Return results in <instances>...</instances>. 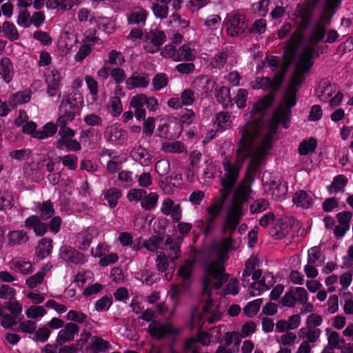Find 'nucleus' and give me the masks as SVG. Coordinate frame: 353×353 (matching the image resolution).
I'll return each mask as SVG.
<instances>
[{"label": "nucleus", "instance_id": "obj_1", "mask_svg": "<svg viewBox=\"0 0 353 353\" xmlns=\"http://www.w3.org/2000/svg\"><path fill=\"white\" fill-rule=\"evenodd\" d=\"M296 103V92L288 89L285 94L283 103L273 113L266 137L257 145H253V144L259 136L258 124L249 123L243 127L236 152L238 154L245 153V157H250L247 168L249 172L254 174L258 170L266 152L271 148L272 139L276 132L278 125L281 123L284 128H288L291 108Z\"/></svg>", "mask_w": 353, "mask_h": 353}, {"label": "nucleus", "instance_id": "obj_2", "mask_svg": "<svg viewBox=\"0 0 353 353\" xmlns=\"http://www.w3.org/2000/svg\"><path fill=\"white\" fill-rule=\"evenodd\" d=\"M250 187L244 183L236 188L233 199L227 209V214L222 226V233L229 236L222 240L221 245L210 250L207 261L223 263L228 259V252L234 250L232 234L243 216V205L248 201Z\"/></svg>", "mask_w": 353, "mask_h": 353}, {"label": "nucleus", "instance_id": "obj_3", "mask_svg": "<svg viewBox=\"0 0 353 353\" xmlns=\"http://www.w3.org/2000/svg\"><path fill=\"white\" fill-rule=\"evenodd\" d=\"M303 39L301 32L294 33L285 50V54L288 57V63L282 65L280 70L275 73L273 80L270 77H258L251 83V87L254 90L271 88L272 90L263 97L256 105L259 110L268 108L273 103L276 91H278L283 82L285 74L288 70L289 64L293 61L296 53L299 43Z\"/></svg>", "mask_w": 353, "mask_h": 353}, {"label": "nucleus", "instance_id": "obj_4", "mask_svg": "<svg viewBox=\"0 0 353 353\" xmlns=\"http://www.w3.org/2000/svg\"><path fill=\"white\" fill-rule=\"evenodd\" d=\"M223 165L226 173L221 179L223 189L220 190L221 196L207 208L208 216H219L223 210V204L228 195L232 192L239 176V169L233 165L228 158L224 159Z\"/></svg>", "mask_w": 353, "mask_h": 353}, {"label": "nucleus", "instance_id": "obj_5", "mask_svg": "<svg viewBox=\"0 0 353 353\" xmlns=\"http://www.w3.org/2000/svg\"><path fill=\"white\" fill-rule=\"evenodd\" d=\"M205 274L203 279V296L212 293V286L215 290L220 289L228 280L229 274L224 273L223 263L206 261Z\"/></svg>", "mask_w": 353, "mask_h": 353}, {"label": "nucleus", "instance_id": "obj_6", "mask_svg": "<svg viewBox=\"0 0 353 353\" xmlns=\"http://www.w3.org/2000/svg\"><path fill=\"white\" fill-rule=\"evenodd\" d=\"M205 274L203 279V296L212 293V286L215 290L220 289L228 280L229 274L224 273L223 263L206 261Z\"/></svg>", "mask_w": 353, "mask_h": 353}, {"label": "nucleus", "instance_id": "obj_7", "mask_svg": "<svg viewBox=\"0 0 353 353\" xmlns=\"http://www.w3.org/2000/svg\"><path fill=\"white\" fill-rule=\"evenodd\" d=\"M314 53L313 47L307 46L304 48L296 64V70L290 79L288 89L296 92V88L300 87L305 80L304 74L308 72L313 65Z\"/></svg>", "mask_w": 353, "mask_h": 353}, {"label": "nucleus", "instance_id": "obj_8", "mask_svg": "<svg viewBox=\"0 0 353 353\" xmlns=\"http://www.w3.org/2000/svg\"><path fill=\"white\" fill-rule=\"evenodd\" d=\"M78 100L79 102H83V98L79 94L72 92L67 97H64L61 101L59 111L63 114H69L70 119H74V116L79 112L80 108L77 104Z\"/></svg>", "mask_w": 353, "mask_h": 353}, {"label": "nucleus", "instance_id": "obj_9", "mask_svg": "<svg viewBox=\"0 0 353 353\" xmlns=\"http://www.w3.org/2000/svg\"><path fill=\"white\" fill-rule=\"evenodd\" d=\"M228 34L234 37L244 32L247 28L245 17L243 14H236L228 17L225 22Z\"/></svg>", "mask_w": 353, "mask_h": 353}, {"label": "nucleus", "instance_id": "obj_10", "mask_svg": "<svg viewBox=\"0 0 353 353\" xmlns=\"http://www.w3.org/2000/svg\"><path fill=\"white\" fill-rule=\"evenodd\" d=\"M149 334L157 340L176 333V329L170 324H162L158 321H152L148 325Z\"/></svg>", "mask_w": 353, "mask_h": 353}, {"label": "nucleus", "instance_id": "obj_11", "mask_svg": "<svg viewBox=\"0 0 353 353\" xmlns=\"http://www.w3.org/2000/svg\"><path fill=\"white\" fill-rule=\"evenodd\" d=\"M79 331V327L73 323H66L63 328L61 329L57 335V343L59 345H62L63 343L72 341L74 340V335Z\"/></svg>", "mask_w": 353, "mask_h": 353}, {"label": "nucleus", "instance_id": "obj_12", "mask_svg": "<svg viewBox=\"0 0 353 353\" xmlns=\"http://www.w3.org/2000/svg\"><path fill=\"white\" fill-rule=\"evenodd\" d=\"M61 77L57 70H52L46 76V82L47 84L46 92L50 97H54L59 90Z\"/></svg>", "mask_w": 353, "mask_h": 353}, {"label": "nucleus", "instance_id": "obj_13", "mask_svg": "<svg viewBox=\"0 0 353 353\" xmlns=\"http://www.w3.org/2000/svg\"><path fill=\"white\" fill-rule=\"evenodd\" d=\"M60 256L63 260L74 264L82 263L85 259V256L83 253L66 245L61 248Z\"/></svg>", "mask_w": 353, "mask_h": 353}, {"label": "nucleus", "instance_id": "obj_14", "mask_svg": "<svg viewBox=\"0 0 353 353\" xmlns=\"http://www.w3.org/2000/svg\"><path fill=\"white\" fill-rule=\"evenodd\" d=\"M161 212L165 215L170 214L174 222H179L181 218V208L179 204L174 205V201L166 198L162 203Z\"/></svg>", "mask_w": 353, "mask_h": 353}, {"label": "nucleus", "instance_id": "obj_15", "mask_svg": "<svg viewBox=\"0 0 353 353\" xmlns=\"http://www.w3.org/2000/svg\"><path fill=\"white\" fill-rule=\"evenodd\" d=\"M104 137L108 141L116 142L127 138V132L119 125L114 124L108 126L104 132Z\"/></svg>", "mask_w": 353, "mask_h": 353}, {"label": "nucleus", "instance_id": "obj_16", "mask_svg": "<svg viewBox=\"0 0 353 353\" xmlns=\"http://www.w3.org/2000/svg\"><path fill=\"white\" fill-rule=\"evenodd\" d=\"M145 94H138L134 96L130 102V107L134 109V116L137 120L145 119L146 112L143 108Z\"/></svg>", "mask_w": 353, "mask_h": 353}, {"label": "nucleus", "instance_id": "obj_17", "mask_svg": "<svg viewBox=\"0 0 353 353\" xmlns=\"http://www.w3.org/2000/svg\"><path fill=\"white\" fill-rule=\"evenodd\" d=\"M126 17L130 24L144 25L148 17V12L141 7H137L128 12Z\"/></svg>", "mask_w": 353, "mask_h": 353}, {"label": "nucleus", "instance_id": "obj_18", "mask_svg": "<svg viewBox=\"0 0 353 353\" xmlns=\"http://www.w3.org/2000/svg\"><path fill=\"white\" fill-rule=\"evenodd\" d=\"M274 283L273 276L270 274L265 275L261 280L252 283L250 294L251 296H254L256 294L255 291L261 292L263 290H269L273 286Z\"/></svg>", "mask_w": 353, "mask_h": 353}, {"label": "nucleus", "instance_id": "obj_19", "mask_svg": "<svg viewBox=\"0 0 353 353\" xmlns=\"http://www.w3.org/2000/svg\"><path fill=\"white\" fill-rule=\"evenodd\" d=\"M25 225L26 228H32L37 236L43 235L48 230V225L41 222V219L39 216H30L28 217L25 221Z\"/></svg>", "mask_w": 353, "mask_h": 353}, {"label": "nucleus", "instance_id": "obj_20", "mask_svg": "<svg viewBox=\"0 0 353 353\" xmlns=\"http://www.w3.org/2000/svg\"><path fill=\"white\" fill-rule=\"evenodd\" d=\"M149 41L154 46L160 48L166 41V36L165 33L158 29L150 30L146 32L144 34V41Z\"/></svg>", "mask_w": 353, "mask_h": 353}, {"label": "nucleus", "instance_id": "obj_21", "mask_svg": "<svg viewBox=\"0 0 353 353\" xmlns=\"http://www.w3.org/2000/svg\"><path fill=\"white\" fill-rule=\"evenodd\" d=\"M290 230L291 226L289 220H280L276 222L270 234L274 239H281L284 238Z\"/></svg>", "mask_w": 353, "mask_h": 353}, {"label": "nucleus", "instance_id": "obj_22", "mask_svg": "<svg viewBox=\"0 0 353 353\" xmlns=\"http://www.w3.org/2000/svg\"><path fill=\"white\" fill-rule=\"evenodd\" d=\"M0 75L6 82L10 83L14 75V69L11 60L8 57H3L0 61Z\"/></svg>", "mask_w": 353, "mask_h": 353}, {"label": "nucleus", "instance_id": "obj_23", "mask_svg": "<svg viewBox=\"0 0 353 353\" xmlns=\"http://www.w3.org/2000/svg\"><path fill=\"white\" fill-rule=\"evenodd\" d=\"M293 202L299 207H301L304 209H308L313 205V199L308 194V193L304 190H299L295 192Z\"/></svg>", "mask_w": 353, "mask_h": 353}, {"label": "nucleus", "instance_id": "obj_24", "mask_svg": "<svg viewBox=\"0 0 353 353\" xmlns=\"http://www.w3.org/2000/svg\"><path fill=\"white\" fill-rule=\"evenodd\" d=\"M52 249V241L48 239H42L39 245L35 248V254L41 259H44L46 256L51 254Z\"/></svg>", "mask_w": 353, "mask_h": 353}, {"label": "nucleus", "instance_id": "obj_25", "mask_svg": "<svg viewBox=\"0 0 353 353\" xmlns=\"http://www.w3.org/2000/svg\"><path fill=\"white\" fill-rule=\"evenodd\" d=\"M54 145L59 150H63L65 148L68 151L77 152L81 149L80 143L72 138L68 139H59Z\"/></svg>", "mask_w": 353, "mask_h": 353}, {"label": "nucleus", "instance_id": "obj_26", "mask_svg": "<svg viewBox=\"0 0 353 353\" xmlns=\"http://www.w3.org/2000/svg\"><path fill=\"white\" fill-rule=\"evenodd\" d=\"M150 82L149 79L144 76L132 75L125 80L126 88L132 90L136 88H145Z\"/></svg>", "mask_w": 353, "mask_h": 353}, {"label": "nucleus", "instance_id": "obj_27", "mask_svg": "<svg viewBox=\"0 0 353 353\" xmlns=\"http://www.w3.org/2000/svg\"><path fill=\"white\" fill-rule=\"evenodd\" d=\"M196 57L194 50L188 45H183L176 49L175 61H193Z\"/></svg>", "mask_w": 353, "mask_h": 353}, {"label": "nucleus", "instance_id": "obj_28", "mask_svg": "<svg viewBox=\"0 0 353 353\" xmlns=\"http://www.w3.org/2000/svg\"><path fill=\"white\" fill-rule=\"evenodd\" d=\"M216 98L219 103H221L224 108L232 106V101L230 96V88L222 86L216 91Z\"/></svg>", "mask_w": 353, "mask_h": 353}, {"label": "nucleus", "instance_id": "obj_29", "mask_svg": "<svg viewBox=\"0 0 353 353\" xmlns=\"http://www.w3.org/2000/svg\"><path fill=\"white\" fill-rule=\"evenodd\" d=\"M326 28L321 23H316L313 28L309 37V43L311 45H316L320 42L325 35Z\"/></svg>", "mask_w": 353, "mask_h": 353}, {"label": "nucleus", "instance_id": "obj_30", "mask_svg": "<svg viewBox=\"0 0 353 353\" xmlns=\"http://www.w3.org/2000/svg\"><path fill=\"white\" fill-rule=\"evenodd\" d=\"M347 181V178L343 174L337 175L334 178L332 183L327 187V190L330 194L336 193L339 191L343 192Z\"/></svg>", "mask_w": 353, "mask_h": 353}, {"label": "nucleus", "instance_id": "obj_31", "mask_svg": "<svg viewBox=\"0 0 353 353\" xmlns=\"http://www.w3.org/2000/svg\"><path fill=\"white\" fill-rule=\"evenodd\" d=\"M18 323L17 317L6 313L3 305L0 304V324L5 329H10Z\"/></svg>", "mask_w": 353, "mask_h": 353}, {"label": "nucleus", "instance_id": "obj_32", "mask_svg": "<svg viewBox=\"0 0 353 353\" xmlns=\"http://www.w3.org/2000/svg\"><path fill=\"white\" fill-rule=\"evenodd\" d=\"M19 326L14 329V331L21 332L26 334H32L35 332L37 328L36 322L32 320H23L21 319L18 321Z\"/></svg>", "mask_w": 353, "mask_h": 353}, {"label": "nucleus", "instance_id": "obj_33", "mask_svg": "<svg viewBox=\"0 0 353 353\" xmlns=\"http://www.w3.org/2000/svg\"><path fill=\"white\" fill-rule=\"evenodd\" d=\"M2 32H3L4 37L11 41L17 40L19 38V34L16 26L14 23L8 21H6L3 23Z\"/></svg>", "mask_w": 353, "mask_h": 353}, {"label": "nucleus", "instance_id": "obj_34", "mask_svg": "<svg viewBox=\"0 0 353 353\" xmlns=\"http://www.w3.org/2000/svg\"><path fill=\"white\" fill-rule=\"evenodd\" d=\"M37 209L40 214V219L45 220L51 217L54 213V210L50 201H47L43 202L42 203H39Z\"/></svg>", "mask_w": 353, "mask_h": 353}, {"label": "nucleus", "instance_id": "obj_35", "mask_svg": "<svg viewBox=\"0 0 353 353\" xmlns=\"http://www.w3.org/2000/svg\"><path fill=\"white\" fill-rule=\"evenodd\" d=\"M9 242L12 245H19L28 241V236L23 230H14L8 234Z\"/></svg>", "mask_w": 353, "mask_h": 353}, {"label": "nucleus", "instance_id": "obj_36", "mask_svg": "<svg viewBox=\"0 0 353 353\" xmlns=\"http://www.w3.org/2000/svg\"><path fill=\"white\" fill-rule=\"evenodd\" d=\"M317 145V141L314 138H310L307 141H302L299 147V152L301 155H307L310 152H314Z\"/></svg>", "mask_w": 353, "mask_h": 353}, {"label": "nucleus", "instance_id": "obj_37", "mask_svg": "<svg viewBox=\"0 0 353 353\" xmlns=\"http://www.w3.org/2000/svg\"><path fill=\"white\" fill-rule=\"evenodd\" d=\"M163 237L161 234L152 236L148 240L145 241L143 245L149 251L155 252L159 248V245L163 243Z\"/></svg>", "mask_w": 353, "mask_h": 353}, {"label": "nucleus", "instance_id": "obj_38", "mask_svg": "<svg viewBox=\"0 0 353 353\" xmlns=\"http://www.w3.org/2000/svg\"><path fill=\"white\" fill-rule=\"evenodd\" d=\"M158 194L156 192H150L148 195H145L141 201V206L145 210H151L154 209L158 201Z\"/></svg>", "mask_w": 353, "mask_h": 353}, {"label": "nucleus", "instance_id": "obj_39", "mask_svg": "<svg viewBox=\"0 0 353 353\" xmlns=\"http://www.w3.org/2000/svg\"><path fill=\"white\" fill-rule=\"evenodd\" d=\"M91 348L94 349L97 352H105L110 347V345L107 341H104L102 338L94 336L91 338Z\"/></svg>", "mask_w": 353, "mask_h": 353}, {"label": "nucleus", "instance_id": "obj_40", "mask_svg": "<svg viewBox=\"0 0 353 353\" xmlns=\"http://www.w3.org/2000/svg\"><path fill=\"white\" fill-rule=\"evenodd\" d=\"M184 145L181 141L165 142L162 145V150L165 152L181 153L184 150Z\"/></svg>", "mask_w": 353, "mask_h": 353}, {"label": "nucleus", "instance_id": "obj_41", "mask_svg": "<svg viewBox=\"0 0 353 353\" xmlns=\"http://www.w3.org/2000/svg\"><path fill=\"white\" fill-rule=\"evenodd\" d=\"M57 125L53 123H48L43 126L42 130H39V132H36V138L42 139L52 137L57 132Z\"/></svg>", "mask_w": 353, "mask_h": 353}, {"label": "nucleus", "instance_id": "obj_42", "mask_svg": "<svg viewBox=\"0 0 353 353\" xmlns=\"http://www.w3.org/2000/svg\"><path fill=\"white\" fill-rule=\"evenodd\" d=\"M125 62V59L122 54L115 50H111L108 54V59L105 62L107 65H112L115 66L121 65Z\"/></svg>", "mask_w": 353, "mask_h": 353}, {"label": "nucleus", "instance_id": "obj_43", "mask_svg": "<svg viewBox=\"0 0 353 353\" xmlns=\"http://www.w3.org/2000/svg\"><path fill=\"white\" fill-rule=\"evenodd\" d=\"M262 303V299H256L248 303L243 308V313L249 317H252L257 314L259 310L260 305Z\"/></svg>", "mask_w": 353, "mask_h": 353}, {"label": "nucleus", "instance_id": "obj_44", "mask_svg": "<svg viewBox=\"0 0 353 353\" xmlns=\"http://www.w3.org/2000/svg\"><path fill=\"white\" fill-rule=\"evenodd\" d=\"M59 159L69 170H75L77 168L78 157L74 154H66L63 157H59Z\"/></svg>", "mask_w": 353, "mask_h": 353}, {"label": "nucleus", "instance_id": "obj_45", "mask_svg": "<svg viewBox=\"0 0 353 353\" xmlns=\"http://www.w3.org/2000/svg\"><path fill=\"white\" fill-rule=\"evenodd\" d=\"M30 94L28 92H21L13 94L10 99L11 105L13 108L18 104L28 102L30 100Z\"/></svg>", "mask_w": 353, "mask_h": 353}, {"label": "nucleus", "instance_id": "obj_46", "mask_svg": "<svg viewBox=\"0 0 353 353\" xmlns=\"http://www.w3.org/2000/svg\"><path fill=\"white\" fill-rule=\"evenodd\" d=\"M228 58V50H222L215 55L212 61V65L215 68H221L225 64Z\"/></svg>", "mask_w": 353, "mask_h": 353}, {"label": "nucleus", "instance_id": "obj_47", "mask_svg": "<svg viewBox=\"0 0 353 353\" xmlns=\"http://www.w3.org/2000/svg\"><path fill=\"white\" fill-rule=\"evenodd\" d=\"M168 83V78L165 73L156 74L152 80V85L156 90H159L165 87Z\"/></svg>", "mask_w": 353, "mask_h": 353}, {"label": "nucleus", "instance_id": "obj_48", "mask_svg": "<svg viewBox=\"0 0 353 353\" xmlns=\"http://www.w3.org/2000/svg\"><path fill=\"white\" fill-rule=\"evenodd\" d=\"M121 196V192L115 188L110 189L105 194V197L111 208H114L117 205V200Z\"/></svg>", "mask_w": 353, "mask_h": 353}, {"label": "nucleus", "instance_id": "obj_49", "mask_svg": "<svg viewBox=\"0 0 353 353\" xmlns=\"http://www.w3.org/2000/svg\"><path fill=\"white\" fill-rule=\"evenodd\" d=\"M3 306L16 317L22 311V305L14 300L10 299L9 301L5 302Z\"/></svg>", "mask_w": 353, "mask_h": 353}, {"label": "nucleus", "instance_id": "obj_50", "mask_svg": "<svg viewBox=\"0 0 353 353\" xmlns=\"http://www.w3.org/2000/svg\"><path fill=\"white\" fill-rule=\"evenodd\" d=\"M269 206L268 201L265 199H256L250 206V212L252 214L260 213L265 210Z\"/></svg>", "mask_w": 353, "mask_h": 353}, {"label": "nucleus", "instance_id": "obj_51", "mask_svg": "<svg viewBox=\"0 0 353 353\" xmlns=\"http://www.w3.org/2000/svg\"><path fill=\"white\" fill-rule=\"evenodd\" d=\"M109 108L111 114L117 117L122 112V105L121 99L118 97H114L111 99L109 103Z\"/></svg>", "mask_w": 353, "mask_h": 353}, {"label": "nucleus", "instance_id": "obj_52", "mask_svg": "<svg viewBox=\"0 0 353 353\" xmlns=\"http://www.w3.org/2000/svg\"><path fill=\"white\" fill-rule=\"evenodd\" d=\"M46 312L43 306H31L28 308L26 314L28 318L37 319L44 316Z\"/></svg>", "mask_w": 353, "mask_h": 353}, {"label": "nucleus", "instance_id": "obj_53", "mask_svg": "<svg viewBox=\"0 0 353 353\" xmlns=\"http://www.w3.org/2000/svg\"><path fill=\"white\" fill-rule=\"evenodd\" d=\"M112 299L110 295L103 296L96 302L95 309L99 312L108 310L110 305H112Z\"/></svg>", "mask_w": 353, "mask_h": 353}, {"label": "nucleus", "instance_id": "obj_54", "mask_svg": "<svg viewBox=\"0 0 353 353\" xmlns=\"http://www.w3.org/2000/svg\"><path fill=\"white\" fill-rule=\"evenodd\" d=\"M50 334V331L48 327H42L35 330L32 339L35 341L45 342L49 338Z\"/></svg>", "mask_w": 353, "mask_h": 353}, {"label": "nucleus", "instance_id": "obj_55", "mask_svg": "<svg viewBox=\"0 0 353 353\" xmlns=\"http://www.w3.org/2000/svg\"><path fill=\"white\" fill-rule=\"evenodd\" d=\"M95 234L96 232L94 229L88 228L87 231L83 234V240L79 245V249L83 250L88 249Z\"/></svg>", "mask_w": 353, "mask_h": 353}, {"label": "nucleus", "instance_id": "obj_56", "mask_svg": "<svg viewBox=\"0 0 353 353\" xmlns=\"http://www.w3.org/2000/svg\"><path fill=\"white\" fill-rule=\"evenodd\" d=\"M170 165L169 161L165 159L159 160L155 165V171L159 176H165L169 172Z\"/></svg>", "mask_w": 353, "mask_h": 353}, {"label": "nucleus", "instance_id": "obj_57", "mask_svg": "<svg viewBox=\"0 0 353 353\" xmlns=\"http://www.w3.org/2000/svg\"><path fill=\"white\" fill-rule=\"evenodd\" d=\"M154 14L160 19H165L168 14V7L166 5H159L155 3L152 7Z\"/></svg>", "mask_w": 353, "mask_h": 353}, {"label": "nucleus", "instance_id": "obj_58", "mask_svg": "<svg viewBox=\"0 0 353 353\" xmlns=\"http://www.w3.org/2000/svg\"><path fill=\"white\" fill-rule=\"evenodd\" d=\"M248 91L245 89H239L236 96L234 97V103L239 108H243L246 106Z\"/></svg>", "mask_w": 353, "mask_h": 353}, {"label": "nucleus", "instance_id": "obj_59", "mask_svg": "<svg viewBox=\"0 0 353 353\" xmlns=\"http://www.w3.org/2000/svg\"><path fill=\"white\" fill-rule=\"evenodd\" d=\"M0 298L3 299L10 298L11 300H15V290L8 285L3 284L0 287Z\"/></svg>", "mask_w": 353, "mask_h": 353}, {"label": "nucleus", "instance_id": "obj_60", "mask_svg": "<svg viewBox=\"0 0 353 353\" xmlns=\"http://www.w3.org/2000/svg\"><path fill=\"white\" fill-rule=\"evenodd\" d=\"M30 14L27 10H21L17 18V23L23 28L30 26Z\"/></svg>", "mask_w": 353, "mask_h": 353}, {"label": "nucleus", "instance_id": "obj_61", "mask_svg": "<svg viewBox=\"0 0 353 353\" xmlns=\"http://www.w3.org/2000/svg\"><path fill=\"white\" fill-rule=\"evenodd\" d=\"M45 276V273L43 272H39L36 274L32 275L28 277L26 279V284L30 288H34L38 284H40L43 282V278Z\"/></svg>", "mask_w": 353, "mask_h": 353}, {"label": "nucleus", "instance_id": "obj_62", "mask_svg": "<svg viewBox=\"0 0 353 353\" xmlns=\"http://www.w3.org/2000/svg\"><path fill=\"white\" fill-rule=\"evenodd\" d=\"M352 217V213L350 211H344L336 214V219L339 225L350 228V221Z\"/></svg>", "mask_w": 353, "mask_h": 353}, {"label": "nucleus", "instance_id": "obj_63", "mask_svg": "<svg viewBox=\"0 0 353 353\" xmlns=\"http://www.w3.org/2000/svg\"><path fill=\"white\" fill-rule=\"evenodd\" d=\"M266 29V22L264 19H260L255 21L249 29V32L252 33L262 34L265 32Z\"/></svg>", "mask_w": 353, "mask_h": 353}, {"label": "nucleus", "instance_id": "obj_64", "mask_svg": "<svg viewBox=\"0 0 353 353\" xmlns=\"http://www.w3.org/2000/svg\"><path fill=\"white\" fill-rule=\"evenodd\" d=\"M86 315L81 312L76 310H70L67 314V319L69 321H74L78 323H82L86 319Z\"/></svg>", "mask_w": 353, "mask_h": 353}]
</instances>
